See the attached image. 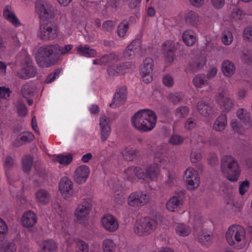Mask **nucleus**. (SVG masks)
I'll return each mask as SVG.
<instances>
[{
	"mask_svg": "<svg viewBox=\"0 0 252 252\" xmlns=\"http://www.w3.org/2000/svg\"><path fill=\"white\" fill-rule=\"evenodd\" d=\"M73 48L72 44H59L40 47L35 55L36 62L42 67H49L56 63L61 56L68 54Z\"/></svg>",
	"mask_w": 252,
	"mask_h": 252,
	"instance_id": "1",
	"label": "nucleus"
},
{
	"mask_svg": "<svg viewBox=\"0 0 252 252\" xmlns=\"http://www.w3.org/2000/svg\"><path fill=\"white\" fill-rule=\"evenodd\" d=\"M132 125L134 127L141 131H149L155 127L157 117L152 110L144 109L138 111L132 117Z\"/></svg>",
	"mask_w": 252,
	"mask_h": 252,
	"instance_id": "2",
	"label": "nucleus"
},
{
	"mask_svg": "<svg viewBox=\"0 0 252 252\" xmlns=\"http://www.w3.org/2000/svg\"><path fill=\"white\" fill-rule=\"evenodd\" d=\"M165 160L162 153L156 152L154 154V163L148 165L145 168V172L142 168L138 169L140 172L139 175L141 179L146 181H157L160 175V169L158 163L161 165Z\"/></svg>",
	"mask_w": 252,
	"mask_h": 252,
	"instance_id": "3",
	"label": "nucleus"
},
{
	"mask_svg": "<svg viewBox=\"0 0 252 252\" xmlns=\"http://www.w3.org/2000/svg\"><path fill=\"white\" fill-rule=\"evenodd\" d=\"M221 170L229 181H237L240 174V169L236 159L231 156H224L221 161Z\"/></svg>",
	"mask_w": 252,
	"mask_h": 252,
	"instance_id": "4",
	"label": "nucleus"
},
{
	"mask_svg": "<svg viewBox=\"0 0 252 252\" xmlns=\"http://www.w3.org/2000/svg\"><path fill=\"white\" fill-rule=\"evenodd\" d=\"M226 239L229 245L240 249L247 243L244 229L239 225L230 226L226 233Z\"/></svg>",
	"mask_w": 252,
	"mask_h": 252,
	"instance_id": "5",
	"label": "nucleus"
},
{
	"mask_svg": "<svg viewBox=\"0 0 252 252\" xmlns=\"http://www.w3.org/2000/svg\"><path fill=\"white\" fill-rule=\"evenodd\" d=\"M157 226L158 222L155 219L146 217L136 221L133 230L137 235L145 236L154 232Z\"/></svg>",
	"mask_w": 252,
	"mask_h": 252,
	"instance_id": "6",
	"label": "nucleus"
},
{
	"mask_svg": "<svg viewBox=\"0 0 252 252\" xmlns=\"http://www.w3.org/2000/svg\"><path fill=\"white\" fill-rule=\"evenodd\" d=\"M183 180L186 188L189 190H195L200 185V178L198 172L192 167H188L184 171Z\"/></svg>",
	"mask_w": 252,
	"mask_h": 252,
	"instance_id": "7",
	"label": "nucleus"
},
{
	"mask_svg": "<svg viewBox=\"0 0 252 252\" xmlns=\"http://www.w3.org/2000/svg\"><path fill=\"white\" fill-rule=\"evenodd\" d=\"M35 10L42 20L53 18L55 15L56 9L47 0H37L35 3Z\"/></svg>",
	"mask_w": 252,
	"mask_h": 252,
	"instance_id": "8",
	"label": "nucleus"
},
{
	"mask_svg": "<svg viewBox=\"0 0 252 252\" xmlns=\"http://www.w3.org/2000/svg\"><path fill=\"white\" fill-rule=\"evenodd\" d=\"M150 196L145 191H137L131 193L127 197V203L128 206L138 208L148 203Z\"/></svg>",
	"mask_w": 252,
	"mask_h": 252,
	"instance_id": "9",
	"label": "nucleus"
},
{
	"mask_svg": "<svg viewBox=\"0 0 252 252\" xmlns=\"http://www.w3.org/2000/svg\"><path fill=\"white\" fill-rule=\"evenodd\" d=\"M38 36L44 40H53L58 36L57 28L55 25L50 23L41 24Z\"/></svg>",
	"mask_w": 252,
	"mask_h": 252,
	"instance_id": "10",
	"label": "nucleus"
},
{
	"mask_svg": "<svg viewBox=\"0 0 252 252\" xmlns=\"http://www.w3.org/2000/svg\"><path fill=\"white\" fill-rule=\"evenodd\" d=\"M134 68V65L133 63L126 62L109 66L107 68V72L110 76H115L130 72Z\"/></svg>",
	"mask_w": 252,
	"mask_h": 252,
	"instance_id": "11",
	"label": "nucleus"
},
{
	"mask_svg": "<svg viewBox=\"0 0 252 252\" xmlns=\"http://www.w3.org/2000/svg\"><path fill=\"white\" fill-rule=\"evenodd\" d=\"M91 209V204L88 201H84L76 207L74 216L78 221L82 223L87 220Z\"/></svg>",
	"mask_w": 252,
	"mask_h": 252,
	"instance_id": "12",
	"label": "nucleus"
},
{
	"mask_svg": "<svg viewBox=\"0 0 252 252\" xmlns=\"http://www.w3.org/2000/svg\"><path fill=\"white\" fill-rule=\"evenodd\" d=\"M100 223L105 230L110 232L117 231L119 227L117 219L110 214H106L102 216L100 219Z\"/></svg>",
	"mask_w": 252,
	"mask_h": 252,
	"instance_id": "13",
	"label": "nucleus"
},
{
	"mask_svg": "<svg viewBox=\"0 0 252 252\" xmlns=\"http://www.w3.org/2000/svg\"><path fill=\"white\" fill-rule=\"evenodd\" d=\"M153 61L152 59L146 58L143 62L141 68L140 73L143 81L145 83H149L152 81V71L153 67Z\"/></svg>",
	"mask_w": 252,
	"mask_h": 252,
	"instance_id": "14",
	"label": "nucleus"
},
{
	"mask_svg": "<svg viewBox=\"0 0 252 252\" xmlns=\"http://www.w3.org/2000/svg\"><path fill=\"white\" fill-rule=\"evenodd\" d=\"M90 169L86 165L78 166L74 170L73 178L74 182L78 184L85 183L90 175Z\"/></svg>",
	"mask_w": 252,
	"mask_h": 252,
	"instance_id": "15",
	"label": "nucleus"
},
{
	"mask_svg": "<svg viewBox=\"0 0 252 252\" xmlns=\"http://www.w3.org/2000/svg\"><path fill=\"white\" fill-rule=\"evenodd\" d=\"M59 190L65 198L72 197L74 193L72 181L66 177L63 178L59 184Z\"/></svg>",
	"mask_w": 252,
	"mask_h": 252,
	"instance_id": "16",
	"label": "nucleus"
},
{
	"mask_svg": "<svg viewBox=\"0 0 252 252\" xmlns=\"http://www.w3.org/2000/svg\"><path fill=\"white\" fill-rule=\"evenodd\" d=\"M184 194V191H182L170 197L166 202V209L170 212H174L177 210L183 205Z\"/></svg>",
	"mask_w": 252,
	"mask_h": 252,
	"instance_id": "17",
	"label": "nucleus"
},
{
	"mask_svg": "<svg viewBox=\"0 0 252 252\" xmlns=\"http://www.w3.org/2000/svg\"><path fill=\"white\" fill-rule=\"evenodd\" d=\"M127 91L126 87L118 89L114 95L113 101L110 106L112 108L119 107L124 104L126 99Z\"/></svg>",
	"mask_w": 252,
	"mask_h": 252,
	"instance_id": "18",
	"label": "nucleus"
},
{
	"mask_svg": "<svg viewBox=\"0 0 252 252\" xmlns=\"http://www.w3.org/2000/svg\"><path fill=\"white\" fill-rule=\"evenodd\" d=\"M34 198L38 205L46 206L51 202V195L46 189H40L35 191Z\"/></svg>",
	"mask_w": 252,
	"mask_h": 252,
	"instance_id": "19",
	"label": "nucleus"
},
{
	"mask_svg": "<svg viewBox=\"0 0 252 252\" xmlns=\"http://www.w3.org/2000/svg\"><path fill=\"white\" fill-rule=\"evenodd\" d=\"M175 49V44L172 41H167L162 44L161 48V52L164 55L167 62H172L174 60V51Z\"/></svg>",
	"mask_w": 252,
	"mask_h": 252,
	"instance_id": "20",
	"label": "nucleus"
},
{
	"mask_svg": "<svg viewBox=\"0 0 252 252\" xmlns=\"http://www.w3.org/2000/svg\"><path fill=\"white\" fill-rule=\"evenodd\" d=\"M37 216L32 211L25 212L21 217V223L26 228L33 227L37 222Z\"/></svg>",
	"mask_w": 252,
	"mask_h": 252,
	"instance_id": "21",
	"label": "nucleus"
},
{
	"mask_svg": "<svg viewBox=\"0 0 252 252\" xmlns=\"http://www.w3.org/2000/svg\"><path fill=\"white\" fill-rule=\"evenodd\" d=\"M35 73L34 66L30 62H28L26 65L23 66L21 70L17 72V75L20 78L27 79L34 77Z\"/></svg>",
	"mask_w": 252,
	"mask_h": 252,
	"instance_id": "22",
	"label": "nucleus"
},
{
	"mask_svg": "<svg viewBox=\"0 0 252 252\" xmlns=\"http://www.w3.org/2000/svg\"><path fill=\"white\" fill-rule=\"evenodd\" d=\"M3 14L4 18L15 27H19L21 26V22L16 17L11 6H6L4 8Z\"/></svg>",
	"mask_w": 252,
	"mask_h": 252,
	"instance_id": "23",
	"label": "nucleus"
},
{
	"mask_svg": "<svg viewBox=\"0 0 252 252\" xmlns=\"http://www.w3.org/2000/svg\"><path fill=\"white\" fill-rule=\"evenodd\" d=\"M120 60V56L117 53H112L103 56L101 59L93 60L94 64L106 65L112 62H116Z\"/></svg>",
	"mask_w": 252,
	"mask_h": 252,
	"instance_id": "24",
	"label": "nucleus"
},
{
	"mask_svg": "<svg viewBox=\"0 0 252 252\" xmlns=\"http://www.w3.org/2000/svg\"><path fill=\"white\" fill-rule=\"evenodd\" d=\"M221 68L222 74L226 77H232L236 71L235 64L228 60H225L222 62Z\"/></svg>",
	"mask_w": 252,
	"mask_h": 252,
	"instance_id": "25",
	"label": "nucleus"
},
{
	"mask_svg": "<svg viewBox=\"0 0 252 252\" xmlns=\"http://www.w3.org/2000/svg\"><path fill=\"white\" fill-rule=\"evenodd\" d=\"M140 50V43L138 40L132 41L127 46L124 52V56L126 59L132 58Z\"/></svg>",
	"mask_w": 252,
	"mask_h": 252,
	"instance_id": "26",
	"label": "nucleus"
},
{
	"mask_svg": "<svg viewBox=\"0 0 252 252\" xmlns=\"http://www.w3.org/2000/svg\"><path fill=\"white\" fill-rule=\"evenodd\" d=\"M77 53L87 58H94L97 55L96 51L88 45H80L76 47Z\"/></svg>",
	"mask_w": 252,
	"mask_h": 252,
	"instance_id": "27",
	"label": "nucleus"
},
{
	"mask_svg": "<svg viewBox=\"0 0 252 252\" xmlns=\"http://www.w3.org/2000/svg\"><path fill=\"white\" fill-rule=\"evenodd\" d=\"M218 101L221 110L227 112L230 111L234 106V101L227 96L218 97Z\"/></svg>",
	"mask_w": 252,
	"mask_h": 252,
	"instance_id": "28",
	"label": "nucleus"
},
{
	"mask_svg": "<svg viewBox=\"0 0 252 252\" xmlns=\"http://www.w3.org/2000/svg\"><path fill=\"white\" fill-rule=\"evenodd\" d=\"M182 39L184 43L188 46H192L196 41V35L191 30H186L183 32Z\"/></svg>",
	"mask_w": 252,
	"mask_h": 252,
	"instance_id": "29",
	"label": "nucleus"
},
{
	"mask_svg": "<svg viewBox=\"0 0 252 252\" xmlns=\"http://www.w3.org/2000/svg\"><path fill=\"white\" fill-rule=\"evenodd\" d=\"M237 117L246 125L247 127L252 126V121L248 111L243 108H240L237 111Z\"/></svg>",
	"mask_w": 252,
	"mask_h": 252,
	"instance_id": "30",
	"label": "nucleus"
},
{
	"mask_svg": "<svg viewBox=\"0 0 252 252\" xmlns=\"http://www.w3.org/2000/svg\"><path fill=\"white\" fill-rule=\"evenodd\" d=\"M102 249L103 252H117L118 247L113 240L107 238L103 241Z\"/></svg>",
	"mask_w": 252,
	"mask_h": 252,
	"instance_id": "31",
	"label": "nucleus"
},
{
	"mask_svg": "<svg viewBox=\"0 0 252 252\" xmlns=\"http://www.w3.org/2000/svg\"><path fill=\"white\" fill-rule=\"evenodd\" d=\"M185 20L189 25L196 26L199 22V16L192 10H188L185 14Z\"/></svg>",
	"mask_w": 252,
	"mask_h": 252,
	"instance_id": "32",
	"label": "nucleus"
},
{
	"mask_svg": "<svg viewBox=\"0 0 252 252\" xmlns=\"http://www.w3.org/2000/svg\"><path fill=\"white\" fill-rule=\"evenodd\" d=\"M177 235L181 237H186L189 235L191 232V228L188 224L185 223L178 224L175 228Z\"/></svg>",
	"mask_w": 252,
	"mask_h": 252,
	"instance_id": "33",
	"label": "nucleus"
},
{
	"mask_svg": "<svg viewBox=\"0 0 252 252\" xmlns=\"http://www.w3.org/2000/svg\"><path fill=\"white\" fill-rule=\"evenodd\" d=\"M39 246L44 252H54L57 249L56 243L52 239L44 240L39 244Z\"/></svg>",
	"mask_w": 252,
	"mask_h": 252,
	"instance_id": "34",
	"label": "nucleus"
},
{
	"mask_svg": "<svg viewBox=\"0 0 252 252\" xmlns=\"http://www.w3.org/2000/svg\"><path fill=\"white\" fill-rule=\"evenodd\" d=\"M54 160L55 162L63 165H67L72 161L73 155L71 154L58 155L55 157Z\"/></svg>",
	"mask_w": 252,
	"mask_h": 252,
	"instance_id": "35",
	"label": "nucleus"
},
{
	"mask_svg": "<svg viewBox=\"0 0 252 252\" xmlns=\"http://www.w3.org/2000/svg\"><path fill=\"white\" fill-rule=\"evenodd\" d=\"M34 138V136L32 133L29 131H25L19 136L17 141L14 142V145L18 147L22 144V142H30L33 140Z\"/></svg>",
	"mask_w": 252,
	"mask_h": 252,
	"instance_id": "36",
	"label": "nucleus"
},
{
	"mask_svg": "<svg viewBox=\"0 0 252 252\" xmlns=\"http://www.w3.org/2000/svg\"><path fill=\"white\" fill-rule=\"evenodd\" d=\"M138 169H141V168L139 167H130L127 168L125 171V174L126 175L127 179L133 182L134 180V177L136 176L138 179H141V177L139 175L140 172L138 171Z\"/></svg>",
	"mask_w": 252,
	"mask_h": 252,
	"instance_id": "37",
	"label": "nucleus"
},
{
	"mask_svg": "<svg viewBox=\"0 0 252 252\" xmlns=\"http://www.w3.org/2000/svg\"><path fill=\"white\" fill-rule=\"evenodd\" d=\"M226 124L227 118L226 115H221L215 121L213 125V128L217 131H222L225 129Z\"/></svg>",
	"mask_w": 252,
	"mask_h": 252,
	"instance_id": "38",
	"label": "nucleus"
},
{
	"mask_svg": "<svg viewBox=\"0 0 252 252\" xmlns=\"http://www.w3.org/2000/svg\"><path fill=\"white\" fill-rule=\"evenodd\" d=\"M35 89L34 85L32 84H26L23 85L21 90V93L23 96L26 98H30L33 95Z\"/></svg>",
	"mask_w": 252,
	"mask_h": 252,
	"instance_id": "39",
	"label": "nucleus"
},
{
	"mask_svg": "<svg viewBox=\"0 0 252 252\" xmlns=\"http://www.w3.org/2000/svg\"><path fill=\"white\" fill-rule=\"evenodd\" d=\"M0 252H16V247L12 242H0Z\"/></svg>",
	"mask_w": 252,
	"mask_h": 252,
	"instance_id": "40",
	"label": "nucleus"
},
{
	"mask_svg": "<svg viewBox=\"0 0 252 252\" xmlns=\"http://www.w3.org/2000/svg\"><path fill=\"white\" fill-rule=\"evenodd\" d=\"M222 43L226 46L231 44L233 41V36L232 32L228 30L224 31L221 34Z\"/></svg>",
	"mask_w": 252,
	"mask_h": 252,
	"instance_id": "41",
	"label": "nucleus"
},
{
	"mask_svg": "<svg viewBox=\"0 0 252 252\" xmlns=\"http://www.w3.org/2000/svg\"><path fill=\"white\" fill-rule=\"evenodd\" d=\"M129 24L126 22L120 23L117 28V33L119 37L121 38L125 37L129 30Z\"/></svg>",
	"mask_w": 252,
	"mask_h": 252,
	"instance_id": "42",
	"label": "nucleus"
},
{
	"mask_svg": "<svg viewBox=\"0 0 252 252\" xmlns=\"http://www.w3.org/2000/svg\"><path fill=\"white\" fill-rule=\"evenodd\" d=\"M14 164V160L11 157H7L5 158L4 160L3 167L5 175L7 178L9 177L10 171L13 168Z\"/></svg>",
	"mask_w": 252,
	"mask_h": 252,
	"instance_id": "43",
	"label": "nucleus"
},
{
	"mask_svg": "<svg viewBox=\"0 0 252 252\" xmlns=\"http://www.w3.org/2000/svg\"><path fill=\"white\" fill-rule=\"evenodd\" d=\"M197 108L200 114L205 117L209 115L212 111L211 108L202 101L198 102Z\"/></svg>",
	"mask_w": 252,
	"mask_h": 252,
	"instance_id": "44",
	"label": "nucleus"
},
{
	"mask_svg": "<svg viewBox=\"0 0 252 252\" xmlns=\"http://www.w3.org/2000/svg\"><path fill=\"white\" fill-rule=\"evenodd\" d=\"M33 158L32 157L26 156L23 158L22 167L24 172H29L32 167Z\"/></svg>",
	"mask_w": 252,
	"mask_h": 252,
	"instance_id": "45",
	"label": "nucleus"
},
{
	"mask_svg": "<svg viewBox=\"0 0 252 252\" xmlns=\"http://www.w3.org/2000/svg\"><path fill=\"white\" fill-rule=\"evenodd\" d=\"M189 113V109L185 106L177 108L175 111V115L178 119H182L186 117Z\"/></svg>",
	"mask_w": 252,
	"mask_h": 252,
	"instance_id": "46",
	"label": "nucleus"
},
{
	"mask_svg": "<svg viewBox=\"0 0 252 252\" xmlns=\"http://www.w3.org/2000/svg\"><path fill=\"white\" fill-rule=\"evenodd\" d=\"M198 240L202 245L205 246H208L212 242V237L207 232H203L199 235Z\"/></svg>",
	"mask_w": 252,
	"mask_h": 252,
	"instance_id": "47",
	"label": "nucleus"
},
{
	"mask_svg": "<svg viewBox=\"0 0 252 252\" xmlns=\"http://www.w3.org/2000/svg\"><path fill=\"white\" fill-rule=\"evenodd\" d=\"M243 37L246 42H252V26H248L244 29Z\"/></svg>",
	"mask_w": 252,
	"mask_h": 252,
	"instance_id": "48",
	"label": "nucleus"
},
{
	"mask_svg": "<svg viewBox=\"0 0 252 252\" xmlns=\"http://www.w3.org/2000/svg\"><path fill=\"white\" fill-rule=\"evenodd\" d=\"M245 16L244 12L238 8L233 9L231 14V17L236 21L242 20Z\"/></svg>",
	"mask_w": 252,
	"mask_h": 252,
	"instance_id": "49",
	"label": "nucleus"
},
{
	"mask_svg": "<svg viewBox=\"0 0 252 252\" xmlns=\"http://www.w3.org/2000/svg\"><path fill=\"white\" fill-rule=\"evenodd\" d=\"M10 94L11 91L9 88L4 87H0V101L7 100Z\"/></svg>",
	"mask_w": 252,
	"mask_h": 252,
	"instance_id": "50",
	"label": "nucleus"
},
{
	"mask_svg": "<svg viewBox=\"0 0 252 252\" xmlns=\"http://www.w3.org/2000/svg\"><path fill=\"white\" fill-rule=\"evenodd\" d=\"M205 76L202 75H197L193 80V84L197 88L201 87L206 82Z\"/></svg>",
	"mask_w": 252,
	"mask_h": 252,
	"instance_id": "51",
	"label": "nucleus"
},
{
	"mask_svg": "<svg viewBox=\"0 0 252 252\" xmlns=\"http://www.w3.org/2000/svg\"><path fill=\"white\" fill-rule=\"evenodd\" d=\"M77 247L78 249L77 252H88L89 247L88 245L83 241L78 240L75 242Z\"/></svg>",
	"mask_w": 252,
	"mask_h": 252,
	"instance_id": "52",
	"label": "nucleus"
},
{
	"mask_svg": "<svg viewBox=\"0 0 252 252\" xmlns=\"http://www.w3.org/2000/svg\"><path fill=\"white\" fill-rule=\"evenodd\" d=\"M99 125L100 128L111 127L109 118L104 115L100 117Z\"/></svg>",
	"mask_w": 252,
	"mask_h": 252,
	"instance_id": "53",
	"label": "nucleus"
},
{
	"mask_svg": "<svg viewBox=\"0 0 252 252\" xmlns=\"http://www.w3.org/2000/svg\"><path fill=\"white\" fill-rule=\"evenodd\" d=\"M162 82L165 86L171 87L173 86L174 84V79L172 76L167 74L163 77Z\"/></svg>",
	"mask_w": 252,
	"mask_h": 252,
	"instance_id": "54",
	"label": "nucleus"
},
{
	"mask_svg": "<svg viewBox=\"0 0 252 252\" xmlns=\"http://www.w3.org/2000/svg\"><path fill=\"white\" fill-rule=\"evenodd\" d=\"M202 158L201 154L197 151H192L190 156V160L191 163H195L199 161Z\"/></svg>",
	"mask_w": 252,
	"mask_h": 252,
	"instance_id": "55",
	"label": "nucleus"
},
{
	"mask_svg": "<svg viewBox=\"0 0 252 252\" xmlns=\"http://www.w3.org/2000/svg\"><path fill=\"white\" fill-rule=\"evenodd\" d=\"M169 100L173 103L179 102L183 98V95L180 93L171 94L168 95Z\"/></svg>",
	"mask_w": 252,
	"mask_h": 252,
	"instance_id": "56",
	"label": "nucleus"
},
{
	"mask_svg": "<svg viewBox=\"0 0 252 252\" xmlns=\"http://www.w3.org/2000/svg\"><path fill=\"white\" fill-rule=\"evenodd\" d=\"M8 226L5 221L0 218V237L5 235L8 232Z\"/></svg>",
	"mask_w": 252,
	"mask_h": 252,
	"instance_id": "57",
	"label": "nucleus"
},
{
	"mask_svg": "<svg viewBox=\"0 0 252 252\" xmlns=\"http://www.w3.org/2000/svg\"><path fill=\"white\" fill-rule=\"evenodd\" d=\"M250 183L249 181L246 180L242 182L239 185V193L241 195H244L249 188Z\"/></svg>",
	"mask_w": 252,
	"mask_h": 252,
	"instance_id": "58",
	"label": "nucleus"
},
{
	"mask_svg": "<svg viewBox=\"0 0 252 252\" xmlns=\"http://www.w3.org/2000/svg\"><path fill=\"white\" fill-rule=\"evenodd\" d=\"M115 26V23L112 20H108L103 23L102 29L106 32L111 31Z\"/></svg>",
	"mask_w": 252,
	"mask_h": 252,
	"instance_id": "59",
	"label": "nucleus"
},
{
	"mask_svg": "<svg viewBox=\"0 0 252 252\" xmlns=\"http://www.w3.org/2000/svg\"><path fill=\"white\" fill-rule=\"evenodd\" d=\"M100 129V136L101 140L106 141L111 133V127L102 128Z\"/></svg>",
	"mask_w": 252,
	"mask_h": 252,
	"instance_id": "60",
	"label": "nucleus"
},
{
	"mask_svg": "<svg viewBox=\"0 0 252 252\" xmlns=\"http://www.w3.org/2000/svg\"><path fill=\"white\" fill-rule=\"evenodd\" d=\"M60 71L56 70L54 72L50 74L47 77L45 82L46 83H50L53 82L57 77L59 76Z\"/></svg>",
	"mask_w": 252,
	"mask_h": 252,
	"instance_id": "61",
	"label": "nucleus"
},
{
	"mask_svg": "<svg viewBox=\"0 0 252 252\" xmlns=\"http://www.w3.org/2000/svg\"><path fill=\"white\" fill-rule=\"evenodd\" d=\"M115 199L119 204H122L125 201L124 193L122 190L115 192Z\"/></svg>",
	"mask_w": 252,
	"mask_h": 252,
	"instance_id": "62",
	"label": "nucleus"
},
{
	"mask_svg": "<svg viewBox=\"0 0 252 252\" xmlns=\"http://www.w3.org/2000/svg\"><path fill=\"white\" fill-rule=\"evenodd\" d=\"M183 141V138L178 135H173L169 140V142L172 144L178 145Z\"/></svg>",
	"mask_w": 252,
	"mask_h": 252,
	"instance_id": "63",
	"label": "nucleus"
},
{
	"mask_svg": "<svg viewBox=\"0 0 252 252\" xmlns=\"http://www.w3.org/2000/svg\"><path fill=\"white\" fill-rule=\"evenodd\" d=\"M211 3L216 9L221 8L225 4V0H211Z\"/></svg>",
	"mask_w": 252,
	"mask_h": 252,
	"instance_id": "64",
	"label": "nucleus"
}]
</instances>
